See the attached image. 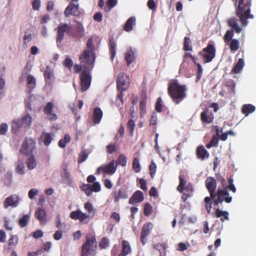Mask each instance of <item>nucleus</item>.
Instances as JSON below:
<instances>
[{"instance_id": "nucleus-61", "label": "nucleus", "mask_w": 256, "mask_h": 256, "mask_svg": "<svg viewBox=\"0 0 256 256\" xmlns=\"http://www.w3.org/2000/svg\"><path fill=\"white\" fill-rule=\"evenodd\" d=\"M210 142L214 146L217 147L218 142V136H214L210 140Z\"/></svg>"}, {"instance_id": "nucleus-36", "label": "nucleus", "mask_w": 256, "mask_h": 256, "mask_svg": "<svg viewBox=\"0 0 256 256\" xmlns=\"http://www.w3.org/2000/svg\"><path fill=\"white\" fill-rule=\"evenodd\" d=\"M27 167L28 170H32L36 166V162L33 155L31 156L26 160Z\"/></svg>"}, {"instance_id": "nucleus-63", "label": "nucleus", "mask_w": 256, "mask_h": 256, "mask_svg": "<svg viewBox=\"0 0 256 256\" xmlns=\"http://www.w3.org/2000/svg\"><path fill=\"white\" fill-rule=\"evenodd\" d=\"M32 5L34 10H38L40 8V0H34L32 2Z\"/></svg>"}, {"instance_id": "nucleus-17", "label": "nucleus", "mask_w": 256, "mask_h": 256, "mask_svg": "<svg viewBox=\"0 0 256 256\" xmlns=\"http://www.w3.org/2000/svg\"><path fill=\"white\" fill-rule=\"evenodd\" d=\"M89 215L86 213L82 212L80 210L72 211L70 214V217L73 220H79L80 222H84Z\"/></svg>"}, {"instance_id": "nucleus-32", "label": "nucleus", "mask_w": 256, "mask_h": 256, "mask_svg": "<svg viewBox=\"0 0 256 256\" xmlns=\"http://www.w3.org/2000/svg\"><path fill=\"white\" fill-rule=\"evenodd\" d=\"M125 59L127 62L128 66H130L135 60L134 54L131 48L126 53Z\"/></svg>"}, {"instance_id": "nucleus-38", "label": "nucleus", "mask_w": 256, "mask_h": 256, "mask_svg": "<svg viewBox=\"0 0 256 256\" xmlns=\"http://www.w3.org/2000/svg\"><path fill=\"white\" fill-rule=\"evenodd\" d=\"M122 252L123 256H125L129 254L130 252L131 248L128 244V242L126 240L122 241ZM118 256H121L119 255Z\"/></svg>"}, {"instance_id": "nucleus-12", "label": "nucleus", "mask_w": 256, "mask_h": 256, "mask_svg": "<svg viewBox=\"0 0 256 256\" xmlns=\"http://www.w3.org/2000/svg\"><path fill=\"white\" fill-rule=\"evenodd\" d=\"M81 188L84 191L88 196H90L92 194V192H98L101 190V186L98 182H94L91 184H84Z\"/></svg>"}, {"instance_id": "nucleus-7", "label": "nucleus", "mask_w": 256, "mask_h": 256, "mask_svg": "<svg viewBox=\"0 0 256 256\" xmlns=\"http://www.w3.org/2000/svg\"><path fill=\"white\" fill-rule=\"evenodd\" d=\"M232 197L230 196L228 192L227 188H222L219 187L214 194V204L216 206L222 204L223 202L229 204L232 202Z\"/></svg>"}, {"instance_id": "nucleus-13", "label": "nucleus", "mask_w": 256, "mask_h": 256, "mask_svg": "<svg viewBox=\"0 0 256 256\" xmlns=\"http://www.w3.org/2000/svg\"><path fill=\"white\" fill-rule=\"evenodd\" d=\"M78 7V0H72L65 9L64 14L66 17L70 15H76Z\"/></svg>"}, {"instance_id": "nucleus-9", "label": "nucleus", "mask_w": 256, "mask_h": 256, "mask_svg": "<svg viewBox=\"0 0 256 256\" xmlns=\"http://www.w3.org/2000/svg\"><path fill=\"white\" fill-rule=\"evenodd\" d=\"M56 30L57 31L56 44L60 48L61 46V42L64 38V34L69 32L70 27L67 24H61Z\"/></svg>"}, {"instance_id": "nucleus-40", "label": "nucleus", "mask_w": 256, "mask_h": 256, "mask_svg": "<svg viewBox=\"0 0 256 256\" xmlns=\"http://www.w3.org/2000/svg\"><path fill=\"white\" fill-rule=\"evenodd\" d=\"M231 42L230 43V46L232 51L235 52L240 47V42L236 39H232L230 40Z\"/></svg>"}, {"instance_id": "nucleus-59", "label": "nucleus", "mask_w": 256, "mask_h": 256, "mask_svg": "<svg viewBox=\"0 0 256 256\" xmlns=\"http://www.w3.org/2000/svg\"><path fill=\"white\" fill-rule=\"evenodd\" d=\"M184 189L185 192L184 194V195L188 196H190L192 194V188L191 184H188V186H187Z\"/></svg>"}, {"instance_id": "nucleus-60", "label": "nucleus", "mask_w": 256, "mask_h": 256, "mask_svg": "<svg viewBox=\"0 0 256 256\" xmlns=\"http://www.w3.org/2000/svg\"><path fill=\"white\" fill-rule=\"evenodd\" d=\"M216 178L218 182H220L222 184V188H226V182L224 178L220 175L216 176Z\"/></svg>"}, {"instance_id": "nucleus-50", "label": "nucleus", "mask_w": 256, "mask_h": 256, "mask_svg": "<svg viewBox=\"0 0 256 256\" xmlns=\"http://www.w3.org/2000/svg\"><path fill=\"white\" fill-rule=\"evenodd\" d=\"M152 208L150 204L148 202H146L144 207V214L146 216H149L152 212Z\"/></svg>"}, {"instance_id": "nucleus-33", "label": "nucleus", "mask_w": 256, "mask_h": 256, "mask_svg": "<svg viewBox=\"0 0 256 256\" xmlns=\"http://www.w3.org/2000/svg\"><path fill=\"white\" fill-rule=\"evenodd\" d=\"M128 197V194L124 189H120L118 190V194L115 196L114 202H118L120 199H125Z\"/></svg>"}, {"instance_id": "nucleus-19", "label": "nucleus", "mask_w": 256, "mask_h": 256, "mask_svg": "<svg viewBox=\"0 0 256 256\" xmlns=\"http://www.w3.org/2000/svg\"><path fill=\"white\" fill-rule=\"evenodd\" d=\"M144 199L143 193L140 190H137L130 198L129 203L131 204H134L138 202H142Z\"/></svg>"}, {"instance_id": "nucleus-16", "label": "nucleus", "mask_w": 256, "mask_h": 256, "mask_svg": "<svg viewBox=\"0 0 256 256\" xmlns=\"http://www.w3.org/2000/svg\"><path fill=\"white\" fill-rule=\"evenodd\" d=\"M20 198L16 194H12L6 198L4 202V206L8 208L9 206L16 207L18 205Z\"/></svg>"}, {"instance_id": "nucleus-10", "label": "nucleus", "mask_w": 256, "mask_h": 256, "mask_svg": "<svg viewBox=\"0 0 256 256\" xmlns=\"http://www.w3.org/2000/svg\"><path fill=\"white\" fill-rule=\"evenodd\" d=\"M80 78L82 91L85 92L89 88L91 84V76L87 68L84 70Z\"/></svg>"}, {"instance_id": "nucleus-39", "label": "nucleus", "mask_w": 256, "mask_h": 256, "mask_svg": "<svg viewBox=\"0 0 256 256\" xmlns=\"http://www.w3.org/2000/svg\"><path fill=\"white\" fill-rule=\"evenodd\" d=\"M132 168L136 172H139L140 171L141 167L140 163V160L138 158L136 157L134 158L132 162Z\"/></svg>"}, {"instance_id": "nucleus-43", "label": "nucleus", "mask_w": 256, "mask_h": 256, "mask_svg": "<svg viewBox=\"0 0 256 256\" xmlns=\"http://www.w3.org/2000/svg\"><path fill=\"white\" fill-rule=\"evenodd\" d=\"M146 103V96H142V100L140 102V114L142 115V113L145 112V107Z\"/></svg>"}, {"instance_id": "nucleus-2", "label": "nucleus", "mask_w": 256, "mask_h": 256, "mask_svg": "<svg viewBox=\"0 0 256 256\" xmlns=\"http://www.w3.org/2000/svg\"><path fill=\"white\" fill-rule=\"evenodd\" d=\"M244 0H240L238 5L236 8V14L240 18L242 24L246 26L248 24V18L252 19L254 18L253 14H250L251 0L244 4Z\"/></svg>"}, {"instance_id": "nucleus-46", "label": "nucleus", "mask_w": 256, "mask_h": 256, "mask_svg": "<svg viewBox=\"0 0 256 256\" xmlns=\"http://www.w3.org/2000/svg\"><path fill=\"white\" fill-rule=\"evenodd\" d=\"M135 128V124L134 122L130 119L128 120V128L130 130V134L131 136H132L134 135V132Z\"/></svg>"}, {"instance_id": "nucleus-51", "label": "nucleus", "mask_w": 256, "mask_h": 256, "mask_svg": "<svg viewBox=\"0 0 256 256\" xmlns=\"http://www.w3.org/2000/svg\"><path fill=\"white\" fill-rule=\"evenodd\" d=\"M63 64L64 66L70 69L73 66V61L70 58L67 57L64 60Z\"/></svg>"}, {"instance_id": "nucleus-14", "label": "nucleus", "mask_w": 256, "mask_h": 256, "mask_svg": "<svg viewBox=\"0 0 256 256\" xmlns=\"http://www.w3.org/2000/svg\"><path fill=\"white\" fill-rule=\"evenodd\" d=\"M205 184L210 194V196L212 199H214V194H216L215 190L216 188V179L212 177H208L205 181Z\"/></svg>"}, {"instance_id": "nucleus-29", "label": "nucleus", "mask_w": 256, "mask_h": 256, "mask_svg": "<svg viewBox=\"0 0 256 256\" xmlns=\"http://www.w3.org/2000/svg\"><path fill=\"white\" fill-rule=\"evenodd\" d=\"M244 66V60L240 58L238 60L234 68L232 70V72L238 74L241 72Z\"/></svg>"}, {"instance_id": "nucleus-58", "label": "nucleus", "mask_w": 256, "mask_h": 256, "mask_svg": "<svg viewBox=\"0 0 256 256\" xmlns=\"http://www.w3.org/2000/svg\"><path fill=\"white\" fill-rule=\"evenodd\" d=\"M38 193V190L36 188H32L30 189L28 194V197L30 199L32 200L34 199V196L36 195Z\"/></svg>"}, {"instance_id": "nucleus-6", "label": "nucleus", "mask_w": 256, "mask_h": 256, "mask_svg": "<svg viewBox=\"0 0 256 256\" xmlns=\"http://www.w3.org/2000/svg\"><path fill=\"white\" fill-rule=\"evenodd\" d=\"M97 244L94 237L87 238L82 245L81 256H93L96 249Z\"/></svg>"}, {"instance_id": "nucleus-62", "label": "nucleus", "mask_w": 256, "mask_h": 256, "mask_svg": "<svg viewBox=\"0 0 256 256\" xmlns=\"http://www.w3.org/2000/svg\"><path fill=\"white\" fill-rule=\"evenodd\" d=\"M228 188L230 190L234 192H236V188L233 184V180L230 178L228 180Z\"/></svg>"}, {"instance_id": "nucleus-53", "label": "nucleus", "mask_w": 256, "mask_h": 256, "mask_svg": "<svg viewBox=\"0 0 256 256\" xmlns=\"http://www.w3.org/2000/svg\"><path fill=\"white\" fill-rule=\"evenodd\" d=\"M53 104L52 102H48L44 108V112L47 114L52 112Z\"/></svg>"}, {"instance_id": "nucleus-64", "label": "nucleus", "mask_w": 256, "mask_h": 256, "mask_svg": "<svg viewBox=\"0 0 256 256\" xmlns=\"http://www.w3.org/2000/svg\"><path fill=\"white\" fill-rule=\"evenodd\" d=\"M148 6L150 10H154L156 8V4L154 0H148Z\"/></svg>"}, {"instance_id": "nucleus-45", "label": "nucleus", "mask_w": 256, "mask_h": 256, "mask_svg": "<svg viewBox=\"0 0 256 256\" xmlns=\"http://www.w3.org/2000/svg\"><path fill=\"white\" fill-rule=\"evenodd\" d=\"M190 40L188 37L186 36L184 39V49L186 51H190L192 50V46H190Z\"/></svg>"}, {"instance_id": "nucleus-8", "label": "nucleus", "mask_w": 256, "mask_h": 256, "mask_svg": "<svg viewBox=\"0 0 256 256\" xmlns=\"http://www.w3.org/2000/svg\"><path fill=\"white\" fill-rule=\"evenodd\" d=\"M205 63L210 62L215 56L216 49L214 46L208 44L203 50L198 53Z\"/></svg>"}, {"instance_id": "nucleus-57", "label": "nucleus", "mask_w": 256, "mask_h": 256, "mask_svg": "<svg viewBox=\"0 0 256 256\" xmlns=\"http://www.w3.org/2000/svg\"><path fill=\"white\" fill-rule=\"evenodd\" d=\"M106 148L107 152L110 154H112L114 152L116 151V147L114 144H108L106 146Z\"/></svg>"}, {"instance_id": "nucleus-22", "label": "nucleus", "mask_w": 256, "mask_h": 256, "mask_svg": "<svg viewBox=\"0 0 256 256\" xmlns=\"http://www.w3.org/2000/svg\"><path fill=\"white\" fill-rule=\"evenodd\" d=\"M136 18L134 16H132L128 18L126 22L124 30L127 32H130L133 29V26L136 25Z\"/></svg>"}, {"instance_id": "nucleus-30", "label": "nucleus", "mask_w": 256, "mask_h": 256, "mask_svg": "<svg viewBox=\"0 0 256 256\" xmlns=\"http://www.w3.org/2000/svg\"><path fill=\"white\" fill-rule=\"evenodd\" d=\"M27 87L30 90H32L36 86V80L34 76L31 74H29L27 76Z\"/></svg>"}, {"instance_id": "nucleus-52", "label": "nucleus", "mask_w": 256, "mask_h": 256, "mask_svg": "<svg viewBox=\"0 0 256 256\" xmlns=\"http://www.w3.org/2000/svg\"><path fill=\"white\" fill-rule=\"evenodd\" d=\"M100 246L102 248H105L109 246V240L108 238H104L100 242Z\"/></svg>"}, {"instance_id": "nucleus-20", "label": "nucleus", "mask_w": 256, "mask_h": 256, "mask_svg": "<svg viewBox=\"0 0 256 256\" xmlns=\"http://www.w3.org/2000/svg\"><path fill=\"white\" fill-rule=\"evenodd\" d=\"M116 162L114 160H112L108 164L103 165L104 172L110 175L113 174L117 169V164H116Z\"/></svg>"}, {"instance_id": "nucleus-21", "label": "nucleus", "mask_w": 256, "mask_h": 256, "mask_svg": "<svg viewBox=\"0 0 256 256\" xmlns=\"http://www.w3.org/2000/svg\"><path fill=\"white\" fill-rule=\"evenodd\" d=\"M44 75L46 82V84H50L54 77L53 70L49 66H47Z\"/></svg>"}, {"instance_id": "nucleus-15", "label": "nucleus", "mask_w": 256, "mask_h": 256, "mask_svg": "<svg viewBox=\"0 0 256 256\" xmlns=\"http://www.w3.org/2000/svg\"><path fill=\"white\" fill-rule=\"evenodd\" d=\"M152 228L153 225L150 222H147L143 226L140 237L141 242L143 245H144L146 242V238L151 232Z\"/></svg>"}, {"instance_id": "nucleus-23", "label": "nucleus", "mask_w": 256, "mask_h": 256, "mask_svg": "<svg viewBox=\"0 0 256 256\" xmlns=\"http://www.w3.org/2000/svg\"><path fill=\"white\" fill-rule=\"evenodd\" d=\"M238 20L235 17L232 18L228 20V25L230 26L236 33L240 34L242 28H240L238 23Z\"/></svg>"}, {"instance_id": "nucleus-28", "label": "nucleus", "mask_w": 256, "mask_h": 256, "mask_svg": "<svg viewBox=\"0 0 256 256\" xmlns=\"http://www.w3.org/2000/svg\"><path fill=\"white\" fill-rule=\"evenodd\" d=\"M40 140L46 146H48L50 144L52 140V137L50 133L43 132L40 136Z\"/></svg>"}, {"instance_id": "nucleus-48", "label": "nucleus", "mask_w": 256, "mask_h": 256, "mask_svg": "<svg viewBox=\"0 0 256 256\" xmlns=\"http://www.w3.org/2000/svg\"><path fill=\"white\" fill-rule=\"evenodd\" d=\"M126 158L124 154H120L118 159V164H116L118 165V164L121 165L122 166H125L126 164Z\"/></svg>"}, {"instance_id": "nucleus-18", "label": "nucleus", "mask_w": 256, "mask_h": 256, "mask_svg": "<svg viewBox=\"0 0 256 256\" xmlns=\"http://www.w3.org/2000/svg\"><path fill=\"white\" fill-rule=\"evenodd\" d=\"M36 218L40 221L41 224H45L46 222V213L43 208H38L35 212Z\"/></svg>"}, {"instance_id": "nucleus-25", "label": "nucleus", "mask_w": 256, "mask_h": 256, "mask_svg": "<svg viewBox=\"0 0 256 256\" xmlns=\"http://www.w3.org/2000/svg\"><path fill=\"white\" fill-rule=\"evenodd\" d=\"M103 116V112L100 108H96L94 111V122L99 124Z\"/></svg>"}, {"instance_id": "nucleus-55", "label": "nucleus", "mask_w": 256, "mask_h": 256, "mask_svg": "<svg viewBox=\"0 0 256 256\" xmlns=\"http://www.w3.org/2000/svg\"><path fill=\"white\" fill-rule=\"evenodd\" d=\"M162 100L161 98L159 97L156 104V110L158 112H160L162 111Z\"/></svg>"}, {"instance_id": "nucleus-1", "label": "nucleus", "mask_w": 256, "mask_h": 256, "mask_svg": "<svg viewBox=\"0 0 256 256\" xmlns=\"http://www.w3.org/2000/svg\"><path fill=\"white\" fill-rule=\"evenodd\" d=\"M186 86L180 84L176 80H172L169 83L168 90L172 101L176 104L186 97Z\"/></svg>"}, {"instance_id": "nucleus-4", "label": "nucleus", "mask_w": 256, "mask_h": 256, "mask_svg": "<svg viewBox=\"0 0 256 256\" xmlns=\"http://www.w3.org/2000/svg\"><path fill=\"white\" fill-rule=\"evenodd\" d=\"M87 49L80 56V60L82 62H86L90 66L94 63L96 56H94L93 38H90L86 42Z\"/></svg>"}, {"instance_id": "nucleus-44", "label": "nucleus", "mask_w": 256, "mask_h": 256, "mask_svg": "<svg viewBox=\"0 0 256 256\" xmlns=\"http://www.w3.org/2000/svg\"><path fill=\"white\" fill-rule=\"evenodd\" d=\"M29 220V216L28 214L24 215L19 220V224L21 227H25L28 224Z\"/></svg>"}, {"instance_id": "nucleus-26", "label": "nucleus", "mask_w": 256, "mask_h": 256, "mask_svg": "<svg viewBox=\"0 0 256 256\" xmlns=\"http://www.w3.org/2000/svg\"><path fill=\"white\" fill-rule=\"evenodd\" d=\"M256 107L251 104H245L242 106V111L246 116H248L249 114H252L254 112Z\"/></svg>"}, {"instance_id": "nucleus-54", "label": "nucleus", "mask_w": 256, "mask_h": 256, "mask_svg": "<svg viewBox=\"0 0 256 256\" xmlns=\"http://www.w3.org/2000/svg\"><path fill=\"white\" fill-rule=\"evenodd\" d=\"M88 157V154L84 151H82L80 152L79 156V158L78 160V162L80 163H82L86 160Z\"/></svg>"}, {"instance_id": "nucleus-31", "label": "nucleus", "mask_w": 256, "mask_h": 256, "mask_svg": "<svg viewBox=\"0 0 256 256\" xmlns=\"http://www.w3.org/2000/svg\"><path fill=\"white\" fill-rule=\"evenodd\" d=\"M80 62H82V61L80 60ZM81 63L82 64V65H78V64L74 65V70H75L76 72L78 73V72H80L82 70V68H84V70L87 68L88 71L90 69H92L94 67V64H91L90 66L88 63H86V62H81Z\"/></svg>"}, {"instance_id": "nucleus-5", "label": "nucleus", "mask_w": 256, "mask_h": 256, "mask_svg": "<svg viewBox=\"0 0 256 256\" xmlns=\"http://www.w3.org/2000/svg\"><path fill=\"white\" fill-rule=\"evenodd\" d=\"M32 118L29 114H26L21 118H14L12 122V132L16 134L22 128L30 126L32 124Z\"/></svg>"}, {"instance_id": "nucleus-47", "label": "nucleus", "mask_w": 256, "mask_h": 256, "mask_svg": "<svg viewBox=\"0 0 256 256\" xmlns=\"http://www.w3.org/2000/svg\"><path fill=\"white\" fill-rule=\"evenodd\" d=\"M179 179H180V184L177 188V190L180 192H182L183 190H184V187L186 184V182H185L184 178L181 175L180 176Z\"/></svg>"}, {"instance_id": "nucleus-35", "label": "nucleus", "mask_w": 256, "mask_h": 256, "mask_svg": "<svg viewBox=\"0 0 256 256\" xmlns=\"http://www.w3.org/2000/svg\"><path fill=\"white\" fill-rule=\"evenodd\" d=\"M110 43V58L112 60H113L116 54V44L114 40L112 39H110L109 40Z\"/></svg>"}, {"instance_id": "nucleus-24", "label": "nucleus", "mask_w": 256, "mask_h": 256, "mask_svg": "<svg viewBox=\"0 0 256 256\" xmlns=\"http://www.w3.org/2000/svg\"><path fill=\"white\" fill-rule=\"evenodd\" d=\"M196 154L198 158L202 160H204L205 158H208L209 157V154L208 152L203 146L198 147L196 150Z\"/></svg>"}, {"instance_id": "nucleus-3", "label": "nucleus", "mask_w": 256, "mask_h": 256, "mask_svg": "<svg viewBox=\"0 0 256 256\" xmlns=\"http://www.w3.org/2000/svg\"><path fill=\"white\" fill-rule=\"evenodd\" d=\"M130 80L128 74L125 73L118 74L116 80V86L118 93L117 94L116 104L120 106L123 104V92L126 91L128 87Z\"/></svg>"}, {"instance_id": "nucleus-49", "label": "nucleus", "mask_w": 256, "mask_h": 256, "mask_svg": "<svg viewBox=\"0 0 256 256\" xmlns=\"http://www.w3.org/2000/svg\"><path fill=\"white\" fill-rule=\"evenodd\" d=\"M150 174L152 178H153L155 174L156 169V165L154 162V160H152L150 162Z\"/></svg>"}, {"instance_id": "nucleus-34", "label": "nucleus", "mask_w": 256, "mask_h": 256, "mask_svg": "<svg viewBox=\"0 0 256 256\" xmlns=\"http://www.w3.org/2000/svg\"><path fill=\"white\" fill-rule=\"evenodd\" d=\"M216 218L224 217V220H229V213L227 211H223L219 208L216 209Z\"/></svg>"}, {"instance_id": "nucleus-42", "label": "nucleus", "mask_w": 256, "mask_h": 256, "mask_svg": "<svg viewBox=\"0 0 256 256\" xmlns=\"http://www.w3.org/2000/svg\"><path fill=\"white\" fill-rule=\"evenodd\" d=\"M62 180L65 184H69L70 182V174L69 172H68L66 169V168H64V172L62 175Z\"/></svg>"}, {"instance_id": "nucleus-37", "label": "nucleus", "mask_w": 256, "mask_h": 256, "mask_svg": "<svg viewBox=\"0 0 256 256\" xmlns=\"http://www.w3.org/2000/svg\"><path fill=\"white\" fill-rule=\"evenodd\" d=\"M202 120L205 123L210 124L213 120V118L207 114L206 111H203L200 114Z\"/></svg>"}, {"instance_id": "nucleus-27", "label": "nucleus", "mask_w": 256, "mask_h": 256, "mask_svg": "<svg viewBox=\"0 0 256 256\" xmlns=\"http://www.w3.org/2000/svg\"><path fill=\"white\" fill-rule=\"evenodd\" d=\"M24 170L25 166L24 161L21 160H18L16 167V172L20 175H23L25 174Z\"/></svg>"}, {"instance_id": "nucleus-11", "label": "nucleus", "mask_w": 256, "mask_h": 256, "mask_svg": "<svg viewBox=\"0 0 256 256\" xmlns=\"http://www.w3.org/2000/svg\"><path fill=\"white\" fill-rule=\"evenodd\" d=\"M36 146V142L31 138H26L20 148L22 153L24 154H31Z\"/></svg>"}, {"instance_id": "nucleus-56", "label": "nucleus", "mask_w": 256, "mask_h": 256, "mask_svg": "<svg viewBox=\"0 0 256 256\" xmlns=\"http://www.w3.org/2000/svg\"><path fill=\"white\" fill-rule=\"evenodd\" d=\"M8 129V126L6 123H2L0 125V134L4 135L6 134Z\"/></svg>"}, {"instance_id": "nucleus-41", "label": "nucleus", "mask_w": 256, "mask_h": 256, "mask_svg": "<svg viewBox=\"0 0 256 256\" xmlns=\"http://www.w3.org/2000/svg\"><path fill=\"white\" fill-rule=\"evenodd\" d=\"M234 36V32L233 30H228L226 31V34L224 36V40L225 42L228 44V43L232 40V37Z\"/></svg>"}]
</instances>
